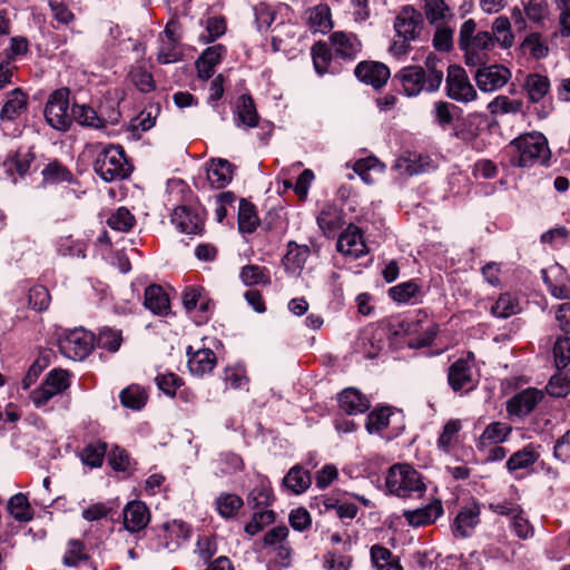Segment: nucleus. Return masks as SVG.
I'll list each match as a JSON object with an SVG mask.
<instances>
[{
	"label": "nucleus",
	"instance_id": "4be33fe9",
	"mask_svg": "<svg viewBox=\"0 0 570 570\" xmlns=\"http://www.w3.org/2000/svg\"><path fill=\"white\" fill-rule=\"evenodd\" d=\"M188 368L193 375L203 376L210 373L216 365V355L210 348H198L193 352V347L187 350Z\"/></svg>",
	"mask_w": 570,
	"mask_h": 570
},
{
	"label": "nucleus",
	"instance_id": "49530a36",
	"mask_svg": "<svg viewBox=\"0 0 570 570\" xmlns=\"http://www.w3.org/2000/svg\"><path fill=\"white\" fill-rule=\"evenodd\" d=\"M258 218L252 203L240 199L238 208V228L242 233H252L256 229Z\"/></svg>",
	"mask_w": 570,
	"mask_h": 570
},
{
	"label": "nucleus",
	"instance_id": "0eeeda50",
	"mask_svg": "<svg viewBox=\"0 0 570 570\" xmlns=\"http://www.w3.org/2000/svg\"><path fill=\"white\" fill-rule=\"evenodd\" d=\"M69 90L66 88L53 91L45 107V118L49 126L60 131H67L71 125L69 108Z\"/></svg>",
	"mask_w": 570,
	"mask_h": 570
},
{
	"label": "nucleus",
	"instance_id": "c9c22d12",
	"mask_svg": "<svg viewBox=\"0 0 570 570\" xmlns=\"http://www.w3.org/2000/svg\"><path fill=\"white\" fill-rule=\"evenodd\" d=\"M462 422L459 419L448 421L438 439V448L444 453H450L459 443V433Z\"/></svg>",
	"mask_w": 570,
	"mask_h": 570
},
{
	"label": "nucleus",
	"instance_id": "a878e982",
	"mask_svg": "<svg viewBox=\"0 0 570 570\" xmlns=\"http://www.w3.org/2000/svg\"><path fill=\"white\" fill-rule=\"evenodd\" d=\"M233 178L232 164L223 158L212 159L207 168V179L213 188L220 189L227 186Z\"/></svg>",
	"mask_w": 570,
	"mask_h": 570
},
{
	"label": "nucleus",
	"instance_id": "f3484780",
	"mask_svg": "<svg viewBox=\"0 0 570 570\" xmlns=\"http://www.w3.org/2000/svg\"><path fill=\"white\" fill-rule=\"evenodd\" d=\"M336 247L340 253L352 258H358L367 252L361 230L354 225H350L340 235Z\"/></svg>",
	"mask_w": 570,
	"mask_h": 570
},
{
	"label": "nucleus",
	"instance_id": "c756f323",
	"mask_svg": "<svg viewBox=\"0 0 570 570\" xmlns=\"http://www.w3.org/2000/svg\"><path fill=\"white\" fill-rule=\"evenodd\" d=\"M144 306L156 315H166L169 311V298L159 285H149L145 289Z\"/></svg>",
	"mask_w": 570,
	"mask_h": 570
},
{
	"label": "nucleus",
	"instance_id": "f8f14e48",
	"mask_svg": "<svg viewBox=\"0 0 570 570\" xmlns=\"http://www.w3.org/2000/svg\"><path fill=\"white\" fill-rule=\"evenodd\" d=\"M510 78V70L499 65L480 68L476 70L474 76L479 89L484 92H492L501 89Z\"/></svg>",
	"mask_w": 570,
	"mask_h": 570
},
{
	"label": "nucleus",
	"instance_id": "6e6552de",
	"mask_svg": "<svg viewBox=\"0 0 570 570\" xmlns=\"http://www.w3.org/2000/svg\"><path fill=\"white\" fill-rule=\"evenodd\" d=\"M95 336L83 328H75L59 340L61 353L73 361H81L94 347Z\"/></svg>",
	"mask_w": 570,
	"mask_h": 570
},
{
	"label": "nucleus",
	"instance_id": "473e14b6",
	"mask_svg": "<svg viewBox=\"0 0 570 570\" xmlns=\"http://www.w3.org/2000/svg\"><path fill=\"white\" fill-rule=\"evenodd\" d=\"M317 224L326 236H334L344 224L341 210L332 205L324 206L317 216Z\"/></svg>",
	"mask_w": 570,
	"mask_h": 570
},
{
	"label": "nucleus",
	"instance_id": "cd10ccee",
	"mask_svg": "<svg viewBox=\"0 0 570 570\" xmlns=\"http://www.w3.org/2000/svg\"><path fill=\"white\" fill-rule=\"evenodd\" d=\"M393 167L402 175L413 176L428 171L431 168V160L428 156L409 154L396 159Z\"/></svg>",
	"mask_w": 570,
	"mask_h": 570
},
{
	"label": "nucleus",
	"instance_id": "6e6d98bb",
	"mask_svg": "<svg viewBox=\"0 0 570 570\" xmlns=\"http://www.w3.org/2000/svg\"><path fill=\"white\" fill-rule=\"evenodd\" d=\"M135 222L134 215L126 207H119L108 217L107 225L118 232H128Z\"/></svg>",
	"mask_w": 570,
	"mask_h": 570
},
{
	"label": "nucleus",
	"instance_id": "69168bd1",
	"mask_svg": "<svg viewBox=\"0 0 570 570\" xmlns=\"http://www.w3.org/2000/svg\"><path fill=\"white\" fill-rule=\"evenodd\" d=\"M419 292V286L413 282L402 283L390 288L391 298L399 303H406Z\"/></svg>",
	"mask_w": 570,
	"mask_h": 570
},
{
	"label": "nucleus",
	"instance_id": "3c124183",
	"mask_svg": "<svg viewBox=\"0 0 570 570\" xmlns=\"http://www.w3.org/2000/svg\"><path fill=\"white\" fill-rule=\"evenodd\" d=\"M107 451L106 443L96 442L88 444L81 452L80 459L83 464L90 468H99L104 462Z\"/></svg>",
	"mask_w": 570,
	"mask_h": 570
},
{
	"label": "nucleus",
	"instance_id": "9d476101",
	"mask_svg": "<svg viewBox=\"0 0 570 570\" xmlns=\"http://www.w3.org/2000/svg\"><path fill=\"white\" fill-rule=\"evenodd\" d=\"M394 80L399 81L402 91L407 97H416L421 92H428V80L424 77V68L421 66H406L395 73Z\"/></svg>",
	"mask_w": 570,
	"mask_h": 570
},
{
	"label": "nucleus",
	"instance_id": "0e129e2a",
	"mask_svg": "<svg viewBox=\"0 0 570 570\" xmlns=\"http://www.w3.org/2000/svg\"><path fill=\"white\" fill-rule=\"evenodd\" d=\"M553 355L558 368H564L570 363V337L560 336L554 343Z\"/></svg>",
	"mask_w": 570,
	"mask_h": 570
},
{
	"label": "nucleus",
	"instance_id": "f03ea898",
	"mask_svg": "<svg viewBox=\"0 0 570 570\" xmlns=\"http://www.w3.org/2000/svg\"><path fill=\"white\" fill-rule=\"evenodd\" d=\"M385 485L391 494L403 499L421 497L426 490L422 474L407 463L392 465Z\"/></svg>",
	"mask_w": 570,
	"mask_h": 570
},
{
	"label": "nucleus",
	"instance_id": "a19ab883",
	"mask_svg": "<svg viewBox=\"0 0 570 570\" xmlns=\"http://www.w3.org/2000/svg\"><path fill=\"white\" fill-rule=\"evenodd\" d=\"M273 500V490L266 480H261L247 497V503L252 509L267 508Z\"/></svg>",
	"mask_w": 570,
	"mask_h": 570
},
{
	"label": "nucleus",
	"instance_id": "864d4df0",
	"mask_svg": "<svg viewBox=\"0 0 570 570\" xmlns=\"http://www.w3.org/2000/svg\"><path fill=\"white\" fill-rule=\"evenodd\" d=\"M390 416V407H382L380 410L372 411L366 417V431L370 434L381 433L389 426Z\"/></svg>",
	"mask_w": 570,
	"mask_h": 570
},
{
	"label": "nucleus",
	"instance_id": "ea45409f",
	"mask_svg": "<svg viewBox=\"0 0 570 570\" xmlns=\"http://www.w3.org/2000/svg\"><path fill=\"white\" fill-rule=\"evenodd\" d=\"M539 453L532 445H527L523 449L514 452L507 461V469L509 472L527 469L534 464L539 459Z\"/></svg>",
	"mask_w": 570,
	"mask_h": 570
},
{
	"label": "nucleus",
	"instance_id": "a18cd8bd",
	"mask_svg": "<svg viewBox=\"0 0 570 570\" xmlns=\"http://www.w3.org/2000/svg\"><path fill=\"white\" fill-rule=\"evenodd\" d=\"M371 558L379 570H403L399 560L384 547L373 546Z\"/></svg>",
	"mask_w": 570,
	"mask_h": 570
},
{
	"label": "nucleus",
	"instance_id": "79ce46f5",
	"mask_svg": "<svg viewBox=\"0 0 570 570\" xmlns=\"http://www.w3.org/2000/svg\"><path fill=\"white\" fill-rule=\"evenodd\" d=\"M546 390L553 397L567 396L570 393V367L559 368L549 380Z\"/></svg>",
	"mask_w": 570,
	"mask_h": 570
},
{
	"label": "nucleus",
	"instance_id": "6ab92c4d",
	"mask_svg": "<svg viewBox=\"0 0 570 570\" xmlns=\"http://www.w3.org/2000/svg\"><path fill=\"white\" fill-rule=\"evenodd\" d=\"M122 517L125 529L132 533L145 529L150 521L149 510L141 501L127 503L124 508Z\"/></svg>",
	"mask_w": 570,
	"mask_h": 570
},
{
	"label": "nucleus",
	"instance_id": "f257e3e1",
	"mask_svg": "<svg viewBox=\"0 0 570 570\" xmlns=\"http://www.w3.org/2000/svg\"><path fill=\"white\" fill-rule=\"evenodd\" d=\"M422 13L412 6L402 7L393 22L394 37L389 52L396 59L405 58L412 50V42L416 41L423 30Z\"/></svg>",
	"mask_w": 570,
	"mask_h": 570
},
{
	"label": "nucleus",
	"instance_id": "c85d7f7f",
	"mask_svg": "<svg viewBox=\"0 0 570 570\" xmlns=\"http://www.w3.org/2000/svg\"><path fill=\"white\" fill-rule=\"evenodd\" d=\"M341 409L350 415L364 413L370 407L368 400L356 389H345L338 396Z\"/></svg>",
	"mask_w": 570,
	"mask_h": 570
},
{
	"label": "nucleus",
	"instance_id": "ddd939ff",
	"mask_svg": "<svg viewBox=\"0 0 570 570\" xmlns=\"http://www.w3.org/2000/svg\"><path fill=\"white\" fill-rule=\"evenodd\" d=\"M354 73L360 81L375 89L383 87L391 76L389 67L379 61H362L355 67Z\"/></svg>",
	"mask_w": 570,
	"mask_h": 570
},
{
	"label": "nucleus",
	"instance_id": "37998d69",
	"mask_svg": "<svg viewBox=\"0 0 570 570\" xmlns=\"http://www.w3.org/2000/svg\"><path fill=\"white\" fill-rule=\"evenodd\" d=\"M239 278L246 286L266 285L271 283L267 268L258 265H246L240 269Z\"/></svg>",
	"mask_w": 570,
	"mask_h": 570
},
{
	"label": "nucleus",
	"instance_id": "1a4fd4ad",
	"mask_svg": "<svg viewBox=\"0 0 570 570\" xmlns=\"http://www.w3.org/2000/svg\"><path fill=\"white\" fill-rule=\"evenodd\" d=\"M171 223L187 235H200L204 232V214L200 209L178 206L171 214Z\"/></svg>",
	"mask_w": 570,
	"mask_h": 570
},
{
	"label": "nucleus",
	"instance_id": "423d86ee",
	"mask_svg": "<svg viewBox=\"0 0 570 570\" xmlns=\"http://www.w3.org/2000/svg\"><path fill=\"white\" fill-rule=\"evenodd\" d=\"M445 95L451 100L460 104H469L478 98V92L471 83L464 68L450 65L446 69Z\"/></svg>",
	"mask_w": 570,
	"mask_h": 570
},
{
	"label": "nucleus",
	"instance_id": "bf43d9fd",
	"mask_svg": "<svg viewBox=\"0 0 570 570\" xmlns=\"http://www.w3.org/2000/svg\"><path fill=\"white\" fill-rule=\"evenodd\" d=\"M129 76L134 86L141 92H150L156 87L153 75L141 66L134 67Z\"/></svg>",
	"mask_w": 570,
	"mask_h": 570
},
{
	"label": "nucleus",
	"instance_id": "9b49d317",
	"mask_svg": "<svg viewBox=\"0 0 570 570\" xmlns=\"http://www.w3.org/2000/svg\"><path fill=\"white\" fill-rule=\"evenodd\" d=\"M521 4L523 10L519 7H514L511 12L514 26L519 30L525 28V18L532 22L540 23L549 16V8L546 0H521Z\"/></svg>",
	"mask_w": 570,
	"mask_h": 570
},
{
	"label": "nucleus",
	"instance_id": "f704fd0d",
	"mask_svg": "<svg viewBox=\"0 0 570 570\" xmlns=\"http://www.w3.org/2000/svg\"><path fill=\"white\" fill-rule=\"evenodd\" d=\"M309 249L305 245H298L295 242H289L287 245V253L284 257V265L286 271L296 274L299 272L306 259L308 258Z\"/></svg>",
	"mask_w": 570,
	"mask_h": 570
},
{
	"label": "nucleus",
	"instance_id": "4468645a",
	"mask_svg": "<svg viewBox=\"0 0 570 570\" xmlns=\"http://www.w3.org/2000/svg\"><path fill=\"white\" fill-rule=\"evenodd\" d=\"M543 392L535 387H528L517 393L508 401L507 411L510 415L522 417L531 413L542 400Z\"/></svg>",
	"mask_w": 570,
	"mask_h": 570
},
{
	"label": "nucleus",
	"instance_id": "dca6fc26",
	"mask_svg": "<svg viewBox=\"0 0 570 570\" xmlns=\"http://www.w3.org/2000/svg\"><path fill=\"white\" fill-rule=\"evenodd\" d=\"M472 367L464 358L456 360L448 371V382L454 392H469L474 389Z\"/></svg>",
	"mask_w": 570,
	"mask_h": 570
},
{
	"label": "nucleus",
	"instance_id": "e433bc0d",
	"mask_svg": "<svg viewBox=\"0 0 570 570\" xmlns=\"http://www.w3.org/2000/svg\"><path fill=\"white\" fill-rule=\"evenodd\" d=\"M423 68L424 77L428 80V92H436L444 79L443 63L435 57L429 56Z\"/></svg>",
	"mask_w": 570,
	"mask_h": 570
},
{
	"label": "nucleus",
	"instance_id": "412c9836",
	"mask_svg": "<svg viewBox=\"0 0 570 570\" xmlns=\"http://www.w3.org/2000/svg\"><path fill=\"white\" fill-rule=\"evenodd\" d=\"M335 55L344 60L352 61L361 51V42L352 33L336 31L330 37Z\"/></svg>",
	"mask_w": 570,
	"mask_h": 570
},
{
	"label": "nucleus",
	"instance_id": "72a5a7b5",
	"mask_svg": "<svg viewBox=\"0 0 570 570\" xmlns=\"http://www.w3.org/2000/svg\"><path fill=\"white\" fill-rule=\"evenodd\" d=\"M524 88L531 102L541 101L550 91V80L547 76L530 73L524 81Z\"/></svg>",
	"mask_w": 570,
	"mask_h": 570
},
{
	"label": "nucleus",
	"instance_id": "de8ad7c7",
	"mask_svg": "<svg viewBox=\"0 0 570 570\" xmlns=\"http://www.w3.org/2000/svg\"><path fill=\"white\" fill-rule=\"evenodd\" d=\"M519 311L520 307L518 299L509 293L501 294L491 308V313L495 317L501 318L510 317L517 314Z\"/></svg>",
	"mask_w": 570,
	"mask_h": 570
},
{
	"label": "nucleus",
	"instance_id": "a211bd4d",
	"mask_svg": "<svg viewBox=\"0 0 570 570\" xmlns=\"http://www.w3.org/2000/svg\"><path fill=\"white\" fill-rule=\"evenodd\" d=\"M480 507L478 503H471L461 509L454 519L452 531L456 538H468L480 523Z\"/></svg>",
	"mask_w": 570,
	"mask_h": 570
},
{
	"label": "nucleus",
	"instance_id": "09e8293b",
	"mask_svg": "<svg viewBox=\"0 0 570 570\" xmlns=\"http://www.w3.org/2000/svg\"><path fill=\"white\" fill-rule=\"evenodd\" d=\"M243 504V499L233 493H222L216 499L218 513L226 519L235 517Z\"/></svg>",
	"mask_w": 570,
	"mask_h": 570
},
{
	"label": "nucleus",
	"instance_id": "393cba45",
	"mask_svg": "<svg viewBox=\"0 0 570 570\" xmlns=\"http://www.w3.org/2000/svg\"><path fill=\"white\" fill-rule=\"evenodd\" d=\"M226 49L222 45L207 48L196 61L198 77L209 79L215 73V67L220 62Z\"/></svg>",
	"mask_w": 570,
	"mask_h": 570
},
{
	"label": "nucleus",
	"instance_id": "7ed1b4c3",
	"mask_svg": "<svg viewBox=\"0 0 570 570\" xmlns=\"http://www.w3.org/2000/svg\"><path fill=\"white\" fill-rule=\"evenodd\" d=\"M94 169L102 180L111 183L127 178L132 168L122 147L109 145L98 153Z\"/></svg>",
	"mask_w": 570,
	"mask_h": 570
},
{
	"label": "nucleus",
	"instance_id": "2f4dec72",
	"mask_svg": "<svg viewBox=\"0 0 570 570\" xmlns=\"http://www.w3.org/2000/svg\"><path fill=\"white\" fill-rule=\"evenodd\" d=\"M75 120L82 127L102 129L106 126V121L101 118L97 111L87 105L75 104L71 109V120Z\"/></svg>",
	"mask_w": 570,
	"mask_h": 570
},
{
	"label": "nucleus",
	"instance_id": "c03bdc74",
	"mask_svg": "<svg viewBox=\"0 0 570 570\" xmlns=\"http://www.w3.org/2000/svg\"><path fill=\"white\" fill-rule=\"evenodd\" d=\"M312 58L315 71L323 76L326 72H330L331 62H332V51L331 48L325 42H316L312 47Z\"/></svg>",
	"mask_w": 570,
	"mask_h": 570
},
{
	"label": "nucleus",
	"instance_id": "e2e57ef3",
	"mask_svg": "<svg viewBox=\"0 0 570 570\" xmlns=\"http://www.w3.org/2000/svg\"><path fill=\"white\" fill-rule=\"evenodd\" d=\"M489 509L500 515H505L511 520L523 512V509L519 503L513 500H493L489 503Z\"/></svg>",
	"mask_w": 570,
	"mask_h": 570
},
{
	"label": "nucleus",
	"instance_id": "58836bf2",
	"mask_svg": "<svg viewBox=\"0 0 570 570\" xmlns=\"http://www.w3.org/2000/svg\"><path fill=\"white\" fill-rule=\"evenodd\" d=\"M8 511L10 515L20 522L31 521L33 518V510L23 493H17L8 501Z\"/></svg>",
	"mask_w": 570,
	"mask_h": 570
},
{
	"label": "nucleus",
	"instance_id": "5701e85b",
	"mask_svg": "<svg viewBox=\"0 0 570 570\" xmlns=\"http://www.w3.org/2000/svg\"><path fill=\"white\" fill-rule=\"evenodd\" d=\"M28 108V96L19 88L7 95V99L0 111L2 122L18 119Z\"/></svg>",
	"mask_w": 570,
	"mask_h": 570
},
{
	"label": "nucleus",
	"instance_id": "4c0bfd02",
	"mask_svg": "<svg viewBox=\"0 0 570 570\" xmlns=\"http://www.w3.org/2000/svg\"><path fill=\"white\" fill-rule=\"evenodd\" d=\"M311 482L309 473L299 465L293 466L283 479L284 485L295 494H301L306 491Z\"/></svg>",
	"mask_w": 570,
	"mask_h": 570
},
{
	"label": "nucleus",
	"instance_id": "4d7b16f0",
	"mask_svg": "<svg viewBox=\"0 0 570 570\" xmlns=\"http://www.w3.org/2000/svg\"><path fill=\"white\" fill-rule=\"evenodd\" d=\"M121 342V332L110 327L101 328L97 336V346L109 352L118 351Z\"/></svg>",
	"mask_w": 570,
	"mask_h": 570
},
{
	"label": "nucleus",
	"instance_id": "39448f33",
	"mask_svg": "<svg viewBox=\"0 0 570 570\" xmlns=\"http://www.w3.org/2000/svg\"><path fill=\"white\" fill-rule=\"evenodd\" d=\"M70 373L62 368L51 370L37 389L30 393V400L37 409L45 406L51 399L70 387Z\"/></svg>",
	"mask_w": 570,
	"mask_h": 570
},
{
	"label": "nucleus",
	"instance_id": "052dcab7",
	"mask_svg": "<svg viewBox=\"0 0 570 570\" xmlns=\"http://www.w3.org/2000/svg\"><path fill=\"white\" fill-rule=\"evenodd\" d=\"M45 181L49 184H59L70 181L72 174L58 161H52L42 170Z\"/></svg>",
	"mask_w": 570,
	"mask_h": 570
},
{
	"label": "nucleus",
	"instance_id": "aec40b11",
	"mask_svg": "<svg viewBox=\"0 0 570 570\" xmlns=\"http://www.w3.org/2000/svg\"><path fill=\"white\" fill-rule=\"evenodd\" d=\"M443 514V507L440 500H435L423 508L405 510L404 519L413 527H423L435 522Z\"/></svg>",
	"mask_w": 570,
	"mask_h": 570
},
{
	"label": "nucleus",
	"instance_id": "5fc2aeb1",
	"mask_svg": "<svg viewBox=\"0 0 570 570\" xmlns=\"http://www.w3.org/2000/svg\"><path fill=\"white\" fill-rule=\"evenodd\" d=\"M179 40L160 39V46L157 55L159 63H173L181 59V51L178 47Z\"/></svg>",
	"mask_w": 570,
	"mask_h": 570
},
{
	"label": "nucleus",
	"instance_id": "774afa93",
	"mask_svg": "<svg viewBox=\"0 0 570 570\" xmlns=\"http://www.w3.org/2000/svg\"><path fill=\"white\" fill-rule=\"evenodd\" d=\"M433 46L439 51H450L453 47V30L448 26L438 27L433 37Z\"/></svg>",
	"mask_w": 570,
	"mask_h": 570
},
{
	"label": "nucleus",
	"instance_id": "bb28decb",
	"mask_svg": "<svg viewBox=\"0 0 570 570\" xmlns=\"http://www.w3.org/2000/svg\"><path fill=\"white\" fill-rule=\"evenodd\" d=\"M235 124L237 127L254 128L258 125V114L250 96L238 97L235 109Z\"/></svg>",
	"mask_w": 570,
	"mask_h": 570
},
{
	"label": "nucleus",
	"instance_id": "7c9ffc66",
	"mask_svg": "<svg viewBox=\"0 0 570 570\" xmlns=\"http://www.w3.org/2000/svg\"><path fill=\"white\" fill-rule=\"evenodd\" d=\"M307 21L314 32L326 33L333 28L331 9L325 3H320L306 11Z\"/></svg>",
	"mask_w": 570,
	"mask_h": 570
},
{
	"label": "nucleus",
	"instance_id": "338daca9",
	"mask_svg": "<svg viewBox=\"0 0 570 570\" xmlns=\"http://www.w3.org/2000/svg\"><path fill=\"white\" fill-rule=\"evenodd\" d=\"M226 31V22L222 17H212L206 21V31L202 33L200 38L205 42H212Z\"/></svg>",
	"mask_w": 570,
	"mask_h": 570
},
{
	"label": "nucleus",
	"instance_id": "13d9d810",
	"mask_svg": "<svg viewBox=\"0 0 570 570\" xmlns=\"http://www.w3.org/2000/svg\"><path fill=\"white\" fill-rule=\"evenodd\" d=\"M511 22L504 17L500 16L495 18L492 24L494 39L501 43L503 48H510L513 43V36L510 31Z\"/></svg>",
	"mask_w": 570,
	"mask_h": 570
},
{
	"label": "nucleus",
	"instance_id": "603ef678",
	"mask_svg": "<svg viewBox=\"0 0 570 570\" xmlns=\"http://www.w3.org/2000/svg\"><path fill=\"white\" fill-rule=\"evenodd\" d=\"M456 109L454 105L444 100H438L433 104L431 111L434 122L442 129L452 125L454 116L453 111Z\"/></svg>",
	"mask_w": 570,
	"mask_h": 570
},
{
	"label": "nucleus",
	"instance_id": "b1692460",
	"mask_svg": "<svg viewBox=\"0 0 570 570\" xmlns=\"http://www.w3.org/2000/svg\"><path fill=\"white\" fill-rule=\"evenodd\" d=\"M512 428L504 422L490 423L476 440L479 451H484L490 445H497L508 440Z\"/></svg>",
	"mask_w": 570,
	"mask_h": 570
},
{
	"label": "nucleus",
	"instance_id": "20e7f679",
	"mask_svg": "<svg viewBox=\"0 0 570 570\" xmlns=\"http://www.w3.org/2000/svg\"><path fill=\"white\" fill-rule=\"evenodd\" d=\"M517 148L515 164L520 167H531L535 164L547 165L550 149L547 138L540 132H531L515 138L511 142Z\"/></svg>",
	"mask_w": 570,
	"mask_h": 570
},
{
	"label": "nucleus",
	"instance_id": "8fccbe9b",
	"mask_svg": "<svg viewBox=\"0 0 570 570\" xmlns=\"http://www.w3.org/2000/svg\"><path fill=\"white\" fill-rule=\"evenodd\" d=\"M147 401V394L146 392L137 386L131 385L120 393V402L125 407L131 409V410H140L145 406Z\"/></svg>",
	"mask_w": 570,
	"mask_h": 570
},
{
	"label": "nucleus",
	"instance_id": "2eb2a0df",
	"mask_svg": "<svg viewBox=\"0 0 570 570\" xmlns=\"http://www.w3.org/2000/svg\"><path fill=\"white\" fill-rule=\"evenodd\" d=\"M542 278L554 298L570 299V277L560 265H553L543 269Z\"/></svg>",
	"mask_w": 570,
	"mask_h": 570
},
{
	"label": "nucleus",
	"instance_id": "680f3d73",
	"mask_svg": "<svg viewBox=\"0 0 570 570\" xmlns=\"http://www.w3.org/2000/svg\"><path fill=\"white\" fill-rule=\"evenodd\" d=\"M85 544L79 540H70L62 562L67 567H76L80 561L87 560Z\"/></svg>",
	"mask_w": 570,
	"mask_h": 570
}]
</instances>
